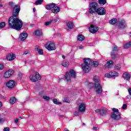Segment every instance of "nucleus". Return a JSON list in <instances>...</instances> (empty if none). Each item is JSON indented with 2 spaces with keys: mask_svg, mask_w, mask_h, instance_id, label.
<instances>
[{
  "mask_svg": "<svg viewBox=\"0 0 131 131\" xmlns=\"http://www.w3.org/2000/svg\"><path fill=\"white\" fill-rule=\"evenodd\" d=\"M19 118H21V119H22V118H23L22 117H20Z\"/></svg>",
  "mask_w": 131,
  "mask_h": 131,
  "instance_id": "obj_57",
  "label": "nucleus"
},
{
  "mask_svg": "<svg viewBox=\"0 0 131 131\" xmlns=\"http://www.w3.org/2000/svg\"><path fill=\"white\" fill-rule=\"evenodd\" d=\"M74 116H77V115H78V112L76 111V112L74 113Z\"/></svg>",
  "mask_w": 131,
  "mask_h": 131,
  "instance_id": "obj_47",
  "label": "nucleus"
},
{
  "mask_svg": "<svg viewBox=\"0 0 131 131\" xmlns=\"http://www.w3.org/2000/svg\"><path fill=\"white\" fill-rule=\"evenodd\" d=\"M76 77V73L75 71L73 70H70L69 72L66 73L64 78L68 82H70L72 78H75Z\"/></svg>",
  "mask_w": 131,
  "mask_h": 131,
  "instance_id": "obj_5",
  "label": "nucleus"
},
{
  "mask_svg": "<svg viewBox=\"0 0 131 131\" xmlns=\"http://www.w3.org/2000/svg\"><path fill=\"white\" fill-rule=\"evenodd\" d=\"M67 26H68V28L69 29H72L74 27V25H73V23L69 22L67 24Z\"/></svg>",
  "mask_w": 131,
  "mask_h": 131,
  "instance_id": "obj_24",
  "label": "nucleus"
},
{
  "mask_svg": "<svg viewBox=\"0 0 131 131\" xmlns=\"http://www.w3.org/2000/svg\"><path fill=\"white\" fill-rule=\"evenodd\" d=\"M83 48H84V47H83V46H82V45H81V46H80L79 47V49L80 50H82V49H83Z\"/></svg>",
  "mask_w": 131,
  "mask_h": 131,
  "instance_id": "obj_50",
  "label": "nucleus"
},
{
  "mask_svg": "<svg viewBox=\"0 0 131 131\" xmlns=\"http://www.w3.org/2000/svg\"><path fill=\"white\" fill-rule=\"evenodd\" d=\"M6 85L9 89H13L15 87V85H16V82L13 80H10L6 82Z\"/></svg>",
  "mask_w": 131,
  "mask_h": 131,
  "instance_id": "obj_10",
  "label": "nucleus"
},
{
  "mask_svg": "<svg viewBox=\"0 0 131 131\" xmlns=\"http://www.w3.org/2000/svg\"><path fill=\"white\" fill-rule=\"evenodd\" d=\"M53 103L55 105H61L62 104V102L58 101L57 99H53Z\"/></svg>",
  "mask_w": 131,
  "mask_h": 131,
  "instance_id": "obj_32",
  "label": "nucleus"
},
{
  "mask_svg": "<svg viewBox=\"0 0 131 131\" xmlns=\"http://www.w3.org/2000/svg\"><path fill=\"white\" fill-rule=\"evenodd\" d=\"M93 130H95V131H97V127H93Z\"/></svg>",
  "mask_w": 131,
  "mask_h": 131,
  "instance_id": "obj_52",
  "label": "nucleus"
},
{
  "mask_svg": "<svg viewBox=\"0 0 131 131\" xmlns=\"http://www.w3.org/2000/svg\"><path fill=\"white\" fill-rule=\"evenodd\" d=\"M27 54H29V51H25L23 53V55H27Z\"/></svg>",
  "mask_w": 131,
  "mask_h": 131,
  "instance_id": "obj_45",
  "label": "nucleus"
},
{
  "mask_svg": "<svg viewBox=\"0 0 131 131\" xmlns=\"http://www.w3.org/2000/svg\"><path fill=\"white\" fill-rule=\"evenodd\" d=\"M16 59V55L13 53H10L6 55V60L7 61H14Z\"/></svg>",
  "mask_w": 131,
  "mask_h": 131,
  "instance_id": "obj_11",
  "label": "nucleus"
},
{
  "mask_svg": "<svg viewBox=\"0 0 131 131\" xmlns=\"http://www.w3.org/2000/svg\"><path fill=\"white\" fill-rule=\"evenodd\" d=\"M113 112L111 114V117L113 119L115 120H118V119H120V114H119V112H118V109L113 108Z\"/></svg>",
  "mask_w": 131,
  "mask_h": 131,
  "instance_id": "obj_7",
  "label": "nucleus"
},
{
  "mask_svg": "<svg viewBox=\"0 0 131 131\" xmlns=\"http://www.w3.org/2000/svg\"><path fill=\"white\" fill-rule=\"evenodd\" d=\"M118 26L120 28H124L126 26L125 20L122 19L118 23Z\"/></svg>",
  "mask_w": 131,
  "mask_h": 131,
  "instance_id": "obj_14",
  "label": "nucleus"
},
{
  "mask_svg": "<svg viewBox=\"0 0 131 131\" xmlns=\"http://www.w3.org/2000/svg\"><path fill=\"white\" fill-rule=\"evenodd\" d=\"M101 110H100V109H98V110H95V112L96 113H99L100 115H101Z\"/></svg>",
  "mask_w": 131,
  "mask_h": 131,
  "instance_id": "obj_41",
  "label": "nucleus"
},
{
  "mask_svg": "<svg viewBox=\"0 0 131 131\" xmlns=\"http://www.w3.org/2000/svg\"><path fill=\"white\" fill-rule=\"evenodd\" d=\"M2 106H3V103H2V102L0 101V108H2Z\"/></svg>",
  "mask_w": 131,
  "mask_h": 131,
  "instance_id": "obj_53",
  "label": "nucleus"
},
{
  "mask_svg": "<svg viewBox=\"0 0 131 131\" xmlns=\"http://www.w3.org/2000/svg\"><path fill=\"white\" fill-rule=\"evenodd\" d=\"M35 34L37 36H40V35H42V32L40 30H37L35 31Z\"/></svg>",
  "mask_w": 131,
  "mask_h": 131,
  "instance_id": "obj_27",
  "label": "nucleus"
},
{
  "mask_svg": "<svg viewBox=\"0 0 131 131\" xmlns=\"http://www.w3.org/2000/svg\"><path fill=\"white\" fill-rule=\"evenodd\" d=\"M4 69V65L3 64L0 63V70H3Z\"/></svg>",
  "mask_w": 131,
  "mask_h": 131,
  "instance_id": "obj_43",
  "label": "nucleus"
},
{
  "mask_svg": "<svg viewBox=\"0 0 131 131\" xmlns=\"http://www.w3.org/2000/svg\"><path fill=\"white\" fill-rule=\"evenodd\" d=\"M43 99L45 101H50V100H51V98L49 96H43Z\"/></svg>",
  "mask_w": 131,
  "mask_h": 131,
  "instance_id": "obj_37",
  "label": "nucleus"
},
{
  "mask_svg": "<svg viewBox=\"0 0 131 131\" xmlns=\"http://www.w3.org/2000/svg\"><path fill=\"white\" fill-rule=\"evenodd\" d=\"M64 102L65 103H69V100H68V98H66V99H64Z\"/></svg>",
  "mask_w": 131,
  "mask_h": 131,
  "instance_id": "obj_48",
  "label": "nucleus"
},
{
  "mask_svg": "<svg viewBox=\"0 0 131 131\" xmlns=\"http://www.w3.org/2000/svg\"><path fill=\"white\" fill-rule=\"evenodd\" d=\"M120 68H121V67L119 64H117L115 66V69H116L117 70H119Z\"/></svg>",
  "mask_w": 131,
  "mask_h": 131,
  "instance_id": "obj_39",
  "label": "nucleus"
},
{
  "mask_svg": "<svg viewBox=\"0 0 131 131\" xmlns=\"http://www.w3.org/2000/svg\"><path fill=\"white\" fill-rule=\"evenodd\" d=\"M98 4L96 2H92L90 4L89 6V12L91 14H94L95 12H96L98 15L103 16L106 15V10L103 7H100L97 9Z\"/></svg>",
  "mask_w": 131,
  "mask_h": 131,
  "instance_id": "obj_2",
  "label": "nucleus"
},
{
  "mask_svg": "<svg viewBox=\"0 0 131 131\" xmlns=\"http://www.w3.org/2000/svg\"><path fill=\"white\" fill-rule=\"evenodd\" d=\"M90 89H92V86L94 88V91H95L97 95H101L103 93V89H102V85L100 83H97L94 84L93 83H90L89 84Z\"/></svg>",
  "mask_w": 131,
  "mask_h": 131,
  "instance_id": "obj_4",
  "label": "nucleus"
},
{
  "mask_svg": "<svg viewBox=\"0 0 131 131\" xmlns=\"http://www.w3.org/2000/svg\"><path fill=\"white\" fill-rule=\"evenodd\" d=\"M93 80L96 82L95 83H99V76H95L93 77Z\"/></svg>",
  "mask_w": 131,
  "mask_h": 131,
  "instance_id": "obj_31",
  "label": "nucleus"
},
{
  "mask_svg": "<svg viewBox=\"0 0 131 131\" xmlns=\"http://www.w3.org/2000/svg\"><path fill=\"white\" fill-rule=\"evenodd\" d=\"M106 114H107V108H103L101 109L100 115H102V116H104V115H106Z\"/></svg>",
  "mask_w": 131,
  "mask_h": 131,
  "instance_id": "obj_23",
  "label": "nucleus"
},
{
  "mask_svg": "<svg viewBox=\"0 0 131 131\" xmlns=\"http://www.w3.org/2000/svg\"><path fill=\"white\" fill-rule=\"evenodd\" d=\"M118 75H119L118 72L115 71H112L109 73L105 74V76L107 78H111V77H117Z\"/></svg>",
  "mask_w": 131,
  "mask_h": 131,
  "instance_id": "obj_9",
  "label": "nucleus"
},
{
  "mask_svg": "<svg viewBox=\"0 0 131 131\" xmlns=\"http://www.w3.org/2000/svg\"><path fill=\"white\" fill-rule=\"evenodd\" d=\"M42 2H43V0H37L35 2V5H36V6H38V5H41Z\"/></svg>",
  "mask_w": 131,
  "mask_h": 131,
  "instance_id": "obj_35",
  "label": "nucleus"
},
{
  "mask_svg": "<svg viewBox=\"0 0 131 131\" xmlns=\"http://www.w3.org/2000/svg\"><path fill=\"white\" fill-rule=\"evenodd\" d=\"M92 66H94V67H98L99 66V62L93 61L92 63Z\"/></svg>",
  "mask_w": 131,
  "mask_h": 131,
  "instance_id": "obj_34",
  "label": "nucleus"
},
{
  "mask_svg": "<svg viewBox=\"0 0 131 131\" xmlns=\"http://www.w3.org/2000/svg\"><path fill=\"white\" fill-rule=\"evenodd\" d=\"M98 3L99 5H102V6H104L106 3V0H98Z\"/></svg>",
  "mask_w": 131,
  "mask_h": 131,
  "instance_id": "obj_33",
  "label": "nucleus"
},
{
  "mask_svg": "<svg viewBox=\"0 0 131 131\" xmlns=\"http://www.w3.org/2000/svg\"><path fill=\"white\" fill-rule=\"evenodd\" d=\"M128 92L129 95H130V96H131V88H129L128 89Z\"/></svg>",
  "mask_w": 131,
  "mask_h": 131,
  "instance_id": "obj_49",
  "label": "nucleus"
},
{
  "mask_svg": "<svg viewBox=\"0 0 131 131\" xmlns=\"http://www.w3.org/2000/svg\"><path fill=\"white\" fill-rule=\"evenodd\" d=\"M110 24H112V25H114V24H116V23H117V19L116 18H113L110 21Z\"/></svg>",
  "mask_w": 131,
  "mask_h": 131,
  "instance_id": "obj_30",
  "label": "nucleus"
},
{
  "mask_svg": "<svg viewBox=\"0 0 131 131\" xmlns=\"http://www.w3.org/2000/svg\"><path fill=\"white\" fill-rule=\"evenodd\" d=\"M14 122L16 124H17V123H18V122H19V119H14Z\"/></svg>",
  "mask_w": 131,
  "mask_h": 131,
  "instance_id": "obj_44",
  "label": "nucleus"
},
{
  "mask_svg": "<svg viewBox=\"0 0 131 131\" xmlns=\"http://www.w3.org/2000/svg\"><path fill=\"white\" fill-rule=\"evenodd\" d=\"M55 6L56 4L52 3L51 4L47 5L46 8L47 9V10H51L52 11V10H53V9L55 8Z\"/></svg>",
  "mask_w": 131,
  "mask_h": 131,
  "instance_id": "obj_21",
  "label": "nucleus"
},
{
  "mask_svg": "<svg viewBox=\"0 0 131 131\" xmlns=\"http://www.w3.org/2000/svg\"><path fill=\"white\" fill-rule=\"evenodd\" d=\"M118 49H117V47L115 46L113 49V51L111 52V56L113 59H115L116 58V54Z\"/></svg>",
  "mask_w": 131,
  "mask_h": 131,
  "instance_id": "obj_15",
  "label": "nucleus"
},
{
  "mask_svg": "<svg viewBox=\"0 0 131 131\" xmlns=\"http://www.w3.org/2000/svg\"><path fill=\"white\" fill-rule=\"evenodd\" d=\"M29 78L31 81H33V82H36L38 80H40V79H41V77L38 73H36L34 75L31 74L29 76Z\"/></svg>",
  "mask_w": 131,
  "mask_h": 131,
  "instance_id": "obj_6",
  "label": "nucleus"
},
{
  "mask_svg": "<svg viewBox=\"0 0 131 131\" xmlns=\"http://www.w3.org/2000/svg\"><path fill=\"white\" fill-rule=\"evenodd\" d=\"M59 12H60V7L56 5L52 9V12L54 13V14H57V13H59Z\"/></svg>",
  "mask_w": 131,
  "mask_h": 131,
  "instance_id": "obj_20",
  "label": "nucleus"
},
{
  "mask_svg": "<svg viewBox=\"0 0 131 131\" xmlns=\"http://www.w3.org/2000/svg\"><path fill=\"white\" fill-rule=\"evenodd\" d=\"M45 46L48 51H55L56 50V45L53 42H48Z\"/></svg>",
  "mask_w": 131,
  "mask_h": 131,
  "instance_id": "obj_8",
  "label": "nucleus"
},
{
  "mask_svg": "<svg viewBox=\"0 0 131 131\" xmlns=\"http://www.w3.org/2000/svg\"><path fill=\"white\" fill-rule=\"evenodd\" d=\"M77 39L80 41H82L83 40H84V36L82 35H79L78 36Z\"/></svg>",
  "mask_w": 131,
  "mask_h": 131,
  "instance_id": "obj_29",
  "label": "nucleus"
},
{
  "mask_svg": "<svg viewBox=\"0 0 131 131\" xmlns=\"http://www.w3.org/2000/svg\"><path fill=\"white\" fill-rule=\"evenodd\" d=\"M62 58H63V59H65V56L62 55Z\"/></svg>",
  "mask_w": 131,
  "mask_h": 131,
  "instance_id": "obj_56",
  "label": "nucleus"
},
{
  "mask_svg": "<svg viewBox=\"0 0 131 131\" xmlns=\"http://www.w3.org/2000/svg\"><path fill=\"white\" fill-rule=\"evenodd\" d=\"M85 108V104L84 103H81L79 105V112H84Z\"/></svg>",
  "mask_w": 131,
  "mask_h": 131,
  "instance_id": "obj_16",
  "label": "nucleus"
},
{
  "mask_svg": "<svg viewBox=\"0 0 131 131\" xmlns=\"http://www.w3.org/2000/svg\"><path fill=\"white\" fill-rule=\"evenodd\" d=\"M122 108L123 110H125L126 108H127V105L126 104H123Z\"/></svg>",
  "mask_w": 131,
  "mask_h": 131,
  "instance_id": "obj_40",
  "label": "nucleus"
},
{
  "mask_svg": "<svg viewBox=\"0 0 131 131\" xmlns=\"http://www.w3.org/2000/svg\"><path fill=\"white\" fill-rule=\"evenodd\" d=\"M35 51L37 52L39 55H42V54H43V50L41 49H40L39 47L38 46H36L35 47Z\"/></svg>",
  "mask_w": 131,
  "mask_h": 131,
  "instance_id": "obj_22",
  "label": "nucleus"
},
{
  "mask_svg": "<svg viewBox=\"0 0 131 131\" xmlns=\"http://www.w3.org/2000/svg\"><path fill=\"white\" fill-rule=\"evenodd\" d=\"M14 74V70H9L6 71L4 74V77L5 78H9L11 77L12 75Z\"/></svg>",
  "mask_w": 131,
  "mask_h": 131,
  "instance_id": "obj_13",
  "label": "nucleus"
},
{
  "mask_svg": "<svg viewBox=\"0 0 131 131\" xmlns=\"http://www.w3.org/2000/svg\"><path fill=\"white\" fill-rule=\"evenodd\" d=\"M99 30V28L96 26L94 25H91L90 27L89 28L90 32L91 33H96Z\"/></svg>",
  "mask_w": 131,
  "mask_h": 131,
  "instance_id": "obj_12",
  "label": "nucleus"
},
{
  "mask_svg": "<svg viewBox=\"0 0 131 131\" xmlns=\"http://www.w3.org/2000/svg\"><path fill=\"white\" fill-rule=\"evenodd\" d=\"M4 131H10V128L9 127H6L4 129Z\"/></svg>",
  "mask_w": 131,
  "mask_h": 131,
  "instance_id": "obj_46",
  "label": "nucleus"
},
{
  "mask_svg": "<svg viewBox=\"0 0 131 131\" xmlns=\"http://www.w3.org/2000/svg\"><path fill=\"white\" fill-rule=\"evenodd\" d=\"M33 11L34 12H35V11H36V9H35V8H33Z\"/></svg>",
  "mask_w": 131,
  "mask_h": 131,
  "instance_id": "obj_55",
  "label": "nucleus"
},
{
  "mask_svg": "<svg viewBox=\"0 0 131 131\" xmlns=\"http://www.w3.org/2000/svg\"><path fill=\"white\" fill-rule=\"evenodd\" d=\"M17 102V99L15 97H11L10 99V104H15Z\"/></svg>",
  "mask_w": 131,
  "mask_h": 131,
  "instance_id": "obj_26",
  "label": "nucleus"
},
{
  "mask_svg": "<svg viewBox=\"0 0 131 131\" xmlns=\"http://www.w3.org/2000/svg\"><path fill=\"white\" fill-rule=\"evenodd\" d=\"M6 26V23L2 22L0 23V28H4Z\"/></svg>",
  "mask_w": 131,
  "mask_h": 131,
  "instance_id": "obj_38",
  "label": "nucleus"
},
{
  "mask_svg": "<svg viewBox=\"0 0 131 131\" xmlns=\"http://www.w3.org/2000/svg\"><path fill=\"white\" fill-rule=\"evenodd\" d=\"M27 36H28V34L25 33H22L20 34L19 38L20 40H25L26 38H27Z\"/></svg>",
  "mask_w": 131,
  "mask_h": 131,
  "instance_id": "obj_18",
  "label": "nucleus"
},
{
  "mask_svg": "<svg viewBox=\"0 0 131 131\" xmlns=\"http://www.w3.org/2000/svg\"><path fill=\"white\" fill-rule=\"evenodd\" d=\"M4 121H5V120L4 119V118H2L0 115V123H2V122H4Z\"/></svg>",
  "mask_w": 131,
  "mask_h": 131,
  "instance_id": "obj_42",
  "label": "nucleus"
},
{
  "mask_svg": "<svg viewBox=\"0 0 131 131\" xmlns=\"http://www.w3.org/2000/svg\"><path fill=\"white\" fill-rule=\"evenodd\" d=\"M106 65L107 68H111V67H112V65H113V61H112V60H109L107 61Z\"/></svg>",
  "mask_w": 131,
  "mask_h": 131,
  "instance_id": "obj_25",
  "label": "nucleus"
},
{
  "mask_svg": "<svg viewBox=\"0 0 131 131\" xmlns=\"http://www.w3.org/2000/svg\"><path fill=\"white\" fill-rule=\"evenodd\" d=\"M9 5L13 8V15L9 18L8 25L10 28L15 29V30H21L23 23L21 19H19L18 15L20 12V6L15 5V3L9 2Z\"/></svg>",
  "mask_w": 131,
  "mask_h": 131,
  "instance_id": "obj_1",
  "label": "nucleus"
},
{
  "mask_svg": "<svg viewBox=\"0 0 131 131\" xmlns=\"http://www.w3.org/2000/svg\"><path fill=\"white\" fill-rule=\"evenodd\" d=\"M59 117H60V118H63V119L65 118V116H64L63 115L59 116Z\"/></svg>",
  "mask_w": 131,
  "mask_h": 131,
  "instance_id": "obj_51",
  "label": "nucleus"
},
{
  "mask_svg": "<svg viewBox=\"0 0 131 131\" xmlns=\"http://www.w3.org/2000/svg\"><path fill=\"white\" fill-rule=\"evenodd\" d=\"M58 20H59V16H58L57 17V19H51L49 21H47L45 23V25H46V26H49V25H50V24H51L52 23V22H58Z\"/></svg>",
  "mask_w": 131,
  "mask_h": 131,
  "instance_id": "obj_19",
  "label": "nucleus"
},
{
  "mask_svg": "<svg viewBox=\"0 0 131 131\" xmlns=\"http://www.w3.org/2000/svg\"><path fill=\"white\" fill-rule=\"evenodd\" d=\"M84 62L81 65V68L84 72H89L91 70V64L92 60L91 58H84Z\"/></svg>",
  "mask_w": 131,
  "mask_h": 131,
  "instance_id": "obj_3",
  "label": "nucleus"
},
{
  "mask_svg": "<svg viewBox=\"0 0 131 131\" xmlns=\"http://www.w3.org/2000/svg\"><path fill=\"white\" fill-rule=\"evenodd\" d=\"M0 7L1 8H3V7H4V5H3V4H0Z\"/></svg>",
  "mask_w": 131,
  "mask_h": 131,
  "instance_id": "obj_54",
  "label": "nucleus"
},
{
  "mask_svg": "<svg viewBox=\"0 0 131 131\" xmlns=\"http://www.w3.org/2000/svg\"><path fill=\"white\" fill-rule=\"evenodd\" d=\"M130 47H131V41L124 45V49H128L129 48H130Z\"/></svg>",
  "mask_w": 131,
  "mask_h": 131,
  "instance_id": "obj_28",
  "label": "nucleus"
},
{
  "mask_svg": "<svg viewBox=\"0 0 131 131\" xmlns=\"http://www.w3.org/2000/svg\"><path fill=\"white\" fill-rule=\"evenodd\" d=\"M123 78L125 80H129L130 79V75L127 72H125L123 74Z\"/></svg>",
  "mask_w": 131,
  "mask_h": 131,
  "instance_id": "obj_17",
  "label": "nucleus"
},
{
  "mask_svg": "<svg viewBox=\"0 0 131 131\" xmlns=\"http://www.w3.org/2000/svg\"><path fill=\"white\" fill-rule=\"evenodd\" d=\"M62 66L63 67H68V66H69V62L67 61H63L62 63Z\"/></svg>",
  "mask_w": 131,
  "mask_h": 131,
  "instance_id": "obj_36",
  "label": "nucleus"
}]
</instances>
